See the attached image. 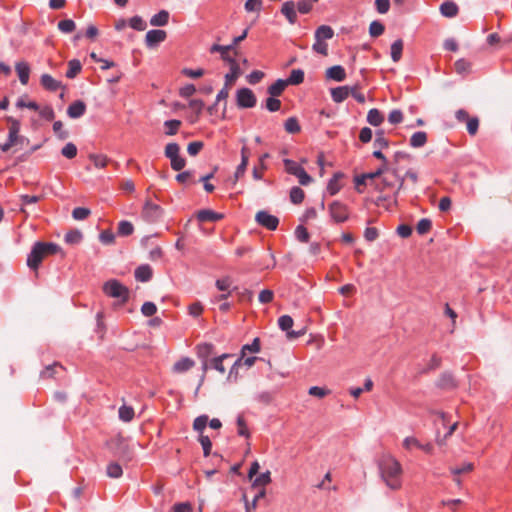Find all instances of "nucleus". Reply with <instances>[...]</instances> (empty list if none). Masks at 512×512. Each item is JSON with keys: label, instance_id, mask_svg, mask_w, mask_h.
<instances>
[{"label": "nucleus", "instance_id": "41", "mask_svg": "<svg viewBox=\"0 0 512 512\" xmlns=\"http://www.w3.org/2000/svg\"><path fill=\"white\" fill-rule=\"evenodd\" d=\"M427 142V134L424 131H418L412 134L410 138V145L413 148L423 147Z\"/></svg>", "mask_w": 512, "mask_h": 512}, {"label": "nucleus", "instance_id": "35", "mask_svg": "<svg viewBox=\"0 0 512 512\" xmlns=\"http://www.w3.org/2000/svg\"><path fill=\"white\" fill-rule=\"evenodd\" d=\"M135 415L134 409L132 406L121 405L118 410L119 419L125 423H128L133 420Z\"/></svg>", "mask_w": 512, "mask_h": 512}, {"label": "nucleus", "instance_id": "40", "mask_svg": "<svg viewBox=\"0 0 512 512\" xmlns=\"http://www.w3.org/2000/svg\"><path fill=\"white\" fill-rule=\"evenodd\" d=\"M294 235H295L296 240L301 242V243H308L310 241V238H311L310 232L302 224H299V225L296 226L295 231H294Z\"/></svg>", "mask_w": 512, "mask_h": 512}, {"label": "nucleus", "instance_id": "27", "mask_svg": "<svg viewBox=\"0 0 512 512\" xmlns=\"http://www.w3.org/2000/svg\"><path fill=\"white\" fill-rule=\"evenodd\" d=\"M194 364V360L191 359L190 357H182L173 365V371L177 373H183L191 369L194 366Z\"/></svg>", "mask_w": 512, "mask_h": 512}, {"label": "nucleus", "instance_id": "47", "mask_svg": "<svg viewBox=\"0 0 512 512\" xmlns=\"http://www.w3.org/2000/svg\"><path fill=\"white\" fill-rule=\"evenodd\" d=\"M77 146L73 142L66 143L61 149V155L69 160L77 156Z\"/></svg>", "mask_w": 512, "mask_h": 512}, {"label": "nucleus", "instance_id": "48", "mask_svg": "<svg viewBox=\"0 0 512 512\" xmlns=\"http://www.w3.org/2000/svg\"><path fill=\"white\" fill-rule=\"evenodd\" d=\"M403 51V42L401 39L394 41L391 45V58L394 62H398L401 59Z\"/></svg>", "mask_w": 512, "mask_h": 512}, {"label": "nucleus", "instance_id": "23", "mask_svg": "<svg viewBox=\"0 0 512 512\" xmlns=\"http://www.w3.org/2000/svg\"><path fill=\"white\" fill-rule=\"evenodd\" d=\"M383 185L384 187H394L396 183L399 184V188L402 187L404 178H400L397 173V169H393L390 173L386 174V176L383 177Z\"/></svg>", "mask_w": 512, "mask_h": 512}, {"label": "nucleus", "instance_id": "28", "mask_svg": "<svg viewBox=\"0 0 512 512\" xmlns=\"http://www.w3.org/2000/svg\"><path fill=\"white\" fill-rule=\"evenodd\" d=\"M82 70V63L80 62L79 59H71L69 62H68V69L65 73V76L68 78V79H74L77 77V75L81 72Z\"/></svg>", "mask_w": 512, "mask_h": 512}, {"label": "nucleus", "instance_id": "44", "mask_svg": "<svg viewBox=\"0 0 512 512\" xmlns=\"http://www.w3.org/2000/svg\"><path fill=\"white\" fill-rule=\"evenodd\" d=\"M277 323H278L279 329L281 331L287 333L290 329H292L294 320L290 315L284 314L278 318Z\"/></svg>", "mask_w": 512, "mask_h": 512}, {"label": "nucleus", "instance_id": "60", "mask_svg": "<svg viewBox=\"0 0 512 512\" xmlns=\"http://www.w3.org/2000/svg\"><path fill=\"white\" fill-rule=\"evenodd\" d=\"M265 76V73L260 70H253L246 76V80L250 85L258 84Z\"/></svg>", "mask_w": 512, "mask_h": 512}, {"label": "nucleus", "instance_id": "13", "mask_svg": "<svg viewBox=\"0 0 512 512\" xmlns=\"http://www.w3.org/2000/svg\"><path fill=\"white\" fill-rule=\"evenodd\" d=\"M344 174L341 172L335 173L328 181L326 186V193L330 196L337 194L343 187Z\"/></svg>", "mask_w": 512, "mask_h": 512}, {"label": "nucleus", "instance_id": "19", "mask_svg": "<svg viewBox=\"0 0 512 512\" xmlns=\"http://www.w3.org/2000/svg\"><path fill=\"white\" fill-rule=\"evenodd\" d=\"M326 78L337 82L344 81L346 78V71L341 65H335L326 70Z\"/></svg>", "mask_w": 512, "mask_h": 512}, {"label": "nucleus", "instance_id": "36", "mask_svg": "<svg viewBox=\"0 0 512 512\" xmlns=\"http://www.w3.org/2000/svg\"><path fill=\"white\" fill-rule=\"evenodd\" d=\"M182 124V121L179 119H168L164 121V128H165V135L167 136H173L177 134L180 126Z\"/></svg>", "mask_w": 512, "mask_h": 512}, {"label": "nucleus", "instance_id": "12", "mask_svg": "<svg viewBox=\"0 0 512 512\" xmlns=\"http://www.w3.org/2000/svg\"><path fill=\"white\" fill-rule=\"evenodd\" d=\"M196 355L199 360H211L215 354V345L210 342H202L196 345Z\"/></svg>", "mask_w": 512, "mask_h": 512}, {"label": "nucleus", "instance_id": "15", "mask_svg": "<svg viewBox=\"0 0 512 512\" xmlns=\"http://www.w3.org/2000/svg\"><path fill=\"white\" fill-rule=\"evenodd\" d=\"M15 70L22 85H27L30 78L31 68L28 62L19 61L15 64Z\"/></svg>", "mask_w": 512, "mask_h": 512}, {"label": "nucleus", "instance_id": "33", "mask_svg": "<svg viewBox=\"0 0 512 512\" xmlns=\"http://www.w3.org/2000/svg\"><path fill=\"white\" fill-rule=\"evenodd\" d=\"M261 108L268 110L269 112H277L281 108V101L277 98V96L267 97L264 103L261 104Z\"/></svg>", "mask_w": 512, "mask_h": 512}, {"label": "nucleus", "instance_id": "22", "mask_svg": "<svg viewBox=\"0 0 512 512\" xmlns=\"http://www.w3.org/2000/svg\"><path fill=\"white\" fill-rule=\"evenodd\" d=\"M169 17V12L165 9H162L151 17L150 24L155 27L166 26L169 22Z\"/></svg>", "mask_w": 512, "mask_h": 512}, {"label": "nucleus", "instance_id": "58", "mask_svg": "<svg viewBox=\"0 0 512 512\" xmlns=\"http://www.w3.org/2000/svg\"><path fill=\"white\" fill-rule=\"evenodd\" d=\"M203 147H204L203 141H200V140L192 141L187 146V153L190 156L195 157L200 153V151L203 149Z\"/></svg>", "mask_w": 512, "mask_h": 512}, {"label": "nucleus", "instance_id": "34", "mask_svg": "<svg viewBox=\"0 0 512 512\" xmlns=\"http://www.w3.org/2000/svg\"><path fill=\"white\" fill-rule=\"evenodd\" d=\"M283 164H284L286 172L295 177L298 175V173L301 172L302 169H304L300 163H298L292 159H289V158H285L283 160Z\"/></svg>", "mask_w": 512, "mask_h": 512}, {"label": "nucleus", "instance_id": "14", "mask_svg": "<svg viewBox=\"0 0 512 512\" xmlns=\"http://www.w3.org/2000/svg\"><path fill=\"white\" fill-rule=\"evenodd\" d=\"M134 277L138 282H149L153 277V269L149 264H141L134 270Z\"/></svg>", "mask_w": 512, "mask_h": 512}, {"label": "nucleus", "instance_id": "56", "mask_svg": "<svg viewBox=\"0 0 512 512\" xmlns=\"http://www.w3.org/2000/svg\"><path fill=\"white\" fill-rule=\"evenodd\" d=\"M402 445L408 451H411L414 448L420 449V447H422V443L414 436H408L404 438Z\"/></svg>", "mask_w": 512, "mask_h": 512}, {"label": "nucleus", "instance_id": "61", "mask_svg": "<svg viewBox=\"0 0 512 512\" xmlns=\"http://www.w3.org/2000/svg\"><path fill=\"white\" fill-rule=\"evenodd\" d=\"M230 286H231V278L229 276L218 278L215 281V287L221 292L231 291Z\"/></svg>", "mask_w": 512, "mask_h": 512}, {"label": "nucleus", "instance_id": "18", "mask_svg": "<svg viewBox=\"0 0 512 512\" xmlns=\"http://www.w3.org/2000/svg\"><path fill=\"white\" fill-rule=\"evenodd\" d=\"M281 13L286 17L290 24H295L297 20V14L295 9V2L292 0L286 1L282 4Z\"/></svg>", "mask_w": 512, "mask_h": 512}, {"label": "nucleus", "instance_id": "4", "mask_svg": "<svg viewBox=\"0 0 512 512\" xmlns=\"http://www.w3.org/2000/svg\"><path fill=\"white\" fill-rule=\"evenodd\" d=\"M164 209L156 204L153 203L151 200H146L142 207V219L150 224L157 223L160 221L164 216Z\"/></svg>", "mask_w": 512, "mask_h": 512}, {"label": "nucleus", "instance_id": "1", "mask_svg": "<svg viewBox=\"0 0 512 512\" xmlns=\"http://www.w3.org/2000/svg\"><path fill=\"white\" fill-rule=\"evenodd\" d=\"M381 479L392 490H398L402 486V466L400 462L390 454H384L378 461Z\"/></svg>", "mask_w": 512, "mask_h": 512}, {"label": "nucleus", "instance_id": "10", "mask_svg": "<svg viewBox=\"0 0 512 512\" xmlns=\"http://www.w3.org/2000/svg\"><path fill=\"white\" fill-rule=\"evenodd\" d=\"M225 217L223 213L209 208L200 209L195 213V218L199 222H218Z\"/></svg>", "mask_w": 512, "mask_h": 512}, {"label": "nucleus", "instance_id": "2", "mask_svg": "<svg viewBox=\"0 0 512 512\" xmlns=\"http://www.w3.org/2000/svg\"><path fill=\"white\" fill-rule=\"evenodd\" d=\"M103 293L110 298L117 299L120 304H126L130 298V290L119 279L111 278L102 285Z\"/></svg>", "mask_w": 512, "mask_h": 512}, {"label": "nucleus", "instance_id": "53", "mask_svg": "<svg viewBox=\"0 0 512 512\" xmlns=\"http://www.w3.org/2000/svg\"><path fill=\"white\" fill-rule=\"evenodd\" d=\"M140 311L143 316L152 317L157 313V306L152 301H146L142 304Z\"/></svg>", "mask_w": 512, "mask_h": 512}, {"label": "nucleus", "instance_id": "16", "mask_svg": "<svg viewBox=\"0 0 512 512\" xmlns=\"http://www.w3.org/2000/svg\"><path fill=\"white\" fill-rule=\"evenodd\" d=\"M40 84L41 86L49 91V92H55L57 91L58 89L64 87L62 85V82L61 81H58L56 79H54L50 74L48 73H44L41 75L40 77Z\"/></svg>", "mask_w": 512, "mask_h": 512}, {"label": "nucleus", "instance_id": "29", "mask_svg": "<svg viewBox=\"0 0 512 512\" xmlns=\"http://www.w3.org/2000/svg\"><path fill=\"white\" fill-rule=\"evenodd\" d=\"M349 93L350 88L348 86H340L331 89V97L336 103L343 102L348 97Z\"/></svg>", "mask_w": 512, "mask_h": 512}, {"label": "nucleus", "instance_id": "11", "mask_svg": "<svg viewBox=\"0 0 512 512\" xmlns=\"http://www.w3.org/2000/svg\"><path fill=\"white\" fill-rule=\"evenodd\" d=\"M86 110V103L81 99H77L67 107L66 113L71 119H79L86 113Z\"/></svg>", "mask_w": 512, "mask_h": 512}, {"label": "nucleus", "instance_id": "31", "mask_svg": "<svg viewBox=\"0 0 512 512\" xmlns=\"http://www.w3.org/2000/svg\"><path fill=\"white\" fill-rule=\"evenodd\" d=\"M134 232V225L129 220H121L117 226V235L119 237H128Z\"/></svg>", "mask_w": 512, "mask_h": 512}, {"label": "nucleus", "instance_id": "49", "mask_svg": "<svg viewBox=\"0 0 512 512\" xmlns=\"http://www.w3.org/2000/svg\"><path fill=\"white\" fill-rule=\"evenodd\" d=\"M57 27L62 33L69 34L76 29V24L72 19L67 18L59 21Z\"/></svg>", "mask_w": 512, "mask_h": 512}, {"label": "nucleus", "instance_id": "8", "mask_svg": "<svg viewBox=\"0 0 512 512\" xmlns=\"http://www.w3.org/2000/svg\"><path fill=\"white\" fill-rule=\"evenodd\" d=\"M167 38V33L162 29H151L145 35V45L149 49L157 48Z\"/></svg>", "mask_w": 512, "mask_h": 512}, {"label": "nucleus", "instance_id": "52", "mask_svg": "<svg viewBox=\"0 0 512 512\" xmlns=\"http://www.w3.org/2000/svg\"><path fill=\"white\" fill-rule=\"evenodd\" d=\"M91 214V210L87 207H75L72 210V217L74 220L82 221L88 218V216Z\"/></svg>", "mask_w": 512, "mask_h": 512}, {"label": "nucleus", "instance_id": "37", "mask_svg": "<svg viewBox=\"0 0 512 512\" xmlns=\"http://www.w3.org/2000/svg\"><path fill=\"white\" fill-rule=\"evenodd\" d=\"M242 358L239 356L235 362L233 363L232 367L229 370L228 376L226 378V381L229 383H236L239 378V367L242 366Z\"/></svg>", "mask_w": 512, "mask_h": 512}, {"label": "nucleus", "instance_id": "45", "mask_svg": "<svg viewBox=\"0 0 512 512\" xmlns=\"http://www.w3.org/2000/svg\"><path fill=\"white\" fill-rule=\"evenodd\" d=\"M208 425V415L202 414L196 417L193 421V430L198 432L199 435L203 434V431Z\"/></svg>", "mask_w": 512, "mask_h": 512}, {"label": "nucleus", "instance_id": "39", "mask_svg": "<svg viewBox=\"0 0 512 512\" xmlns=\"http://www.w3.org/2000/svg\"><path fill=\"white\" fill-rule=\"evenodd\" d=\"M106 474L110 478L118 479L123 475L122 466L118 462L112 461L107 465Z\"/></svg>", "mask_w": 512, "mask_h": 512}, {"label": "nucleus", "instance_id": "3", "mask_svg": "<svg viewBox=\"0 0 512 512\" xmlns=\"http://www.w3.org/2000/svg\"><path fill=\"white\" fill-rule=\"evenodd\" d=\"M107 446L113 455L121 460L130 461L133 458L134 451L128 443V438L120 433L108 440Z\"/></svg>", "mask_w": 512, "mask_h": 512}, {"label": "nucleus", "instance_id": "62", "mask_svg": "<svg viewBox=\"0 0 512 512\" xmlns=\"http://www.w3.org/2000/svg\"><path fill=\"white\" fill-rule=\"evenodd\" d=\"M99 240L104 245H112L115 242V234L107 229L99 234Z\"/></svg>", "mask_w": 512, "mask_h": 512}, {"label": "nucleus", "instance_id": "17", "mask_svg": "<svg viewBox=\"0 0 512 512\" xmlns=\"http://www.w3.org/2000/svg\"><path fill=\"white\" fill-rule=\"evenodd\" d=\"M330 214L331 217L336 222H343L347 219L348 213L346 207L339 203V202H333L330 206Z\"/></svg>", "mask_w": 512, "mask_h": 512}, {"label": "nucleus", "instance_id": "32", "mask_svg": "<svg viewBox=\"0 0 512 512\" xmlns=\"http://www.w3.org/2000/svg\"><path fill=\"white\" fill-rule=\"evenodd\" d=\"M305 78L304 70L301 68L292 69L289 76L286 78L288 85H299L303 83Z\"/></svg>", "mask_w": 512, "mask_h": 512}, {"label": "nucleus", "instance_id": "5", "mask_svg": "<svg viewBox=\"0 0 512 512\" xmlns=\"http://www.w3.org/2000/svg\"><path fill=\"white\" fill-rule=\"evenodd\" d=\"M42 246L43 241H36L27 255L26 264L31 271H38L46 256Z\"/></svg>", "mask_w": 512, "mask_h": 512}, {"label": "nucleus", "instance_id": "24", "mask_svg": "<svg viewBox=\"0 0 512 512\" xmlns=\"http://www.w3.org/2000/svg\"><path fill=\"white\" fill-rule=\"evenodd\" d=\"M82 240L83 233L81 230L77 228L69 230L64 236L65 243L69 245H78L82 242Z\"/></svg>", "mask_w": 512, "mask_h": 512}, {"label": "nucleus", "instance_id": "54", "mask_svg": "<svg viewBox=\"0 0 512 512\" xmlns=\"http://www.w3.org/2000/svg\"><path fill=\"white\" fill-rule=\"evenodd\" d=\"M248 31H249V27L245 28L242 33L238 36H235L233 37L232 41L229 45L231 51H233L235 53V55L238 54V51L236 49V47L246 39L247 35H248Z\"/></svg>", "mask_w": 512, "mask_h": 512}, {"label": "nucleus", "instance_id": "57", "mask_svg": "<svg viewBox=\"0 0 512 512\" xmlns=\"http://www.w3.org/2000/svg\"><path fill=\"white\" fill-rule=\"evenodd\" d=\"M181 74L192 79H198L205 74V70L203 68L192 69L185 67L181 70Z\"/></svg>", "mask_w": 512, "mask_h": 512}, {"label": "nucleus", "instance_id": "25", "mask_svg": "<svg viewBox=\"0 0 512 512\" xmlns=\"http://www.w3.org/2000/svg\"><path fill=\"white\" fill-rule=\"evenodd\" d=\"M458 10L457 4L453 1H446L440 5V13L447 18L455 17Z\"/></svg>", "mask_w": 512, "mask_h": 512}, {"label": "nucleus", "instance_id": "46", "mask_svg": "<svg viewBox=\"0 0 512 512\" xmlns=\"http://www.w3.org/2000/svg\"><path fill=\"white\" fill-rule=\"evenodd\" d=\"M367 121L373 126H379L383 121L384 117L378 109H371L367 114Z\"/></svg>", "mask_w": 512, "mask_h": 512}, {"label": "nucleus", "instance_id": "51", "mask_svg": "<svg viewBox=\"0 0 512 512\" xmlns=\"http://www.w3.org/2000/svg\"><path fill=\"white\" fill-rule=\"evenodd\" d=\"M129 26L136 31H143L146 29L147 24L139 15L131 17L128 21Z\"/></svg>", "mask_w": 512, "mask_h": 512}, {"label": "nucleus", "instance_id": "50", "mask_svg": "<svg viewBox=\"0 0 512 512\" xmlns=\"http://www.w3.org/2000/svg\"><path fill=\"white\" fill-rule=\"evenodd\" d=\"M164 155L171 159L180 155V145L176 142H170L165 146Z\"/></svg>", "mask_w": 512, "mask_h": 512}, {"label": "nucleus", "instance_id": "20", "mask_svg": "<svg viewBox=\"0 0 512 512\" xmlns=\"http://www.w3.org/2000/svg\"><path fill=\"white\" fill-rule=\"evenodd\" d=\"M272 481L271 472L266 470L265 472L259 473L254 479H252V484L250 490L253 491L258 487H265L270 484Z\"/></svg>", "mask_w": 512, "mask_h": 512}, {"label": "nucleus", "instance_id": "55", "mask_svg": "<svg viewBox=\"0 0 512 512\" xmlns=\"http://www.w3.org/2000/svg\"><path fill=\"white\" fill-rule=\"evenodd\" d=\"M53 131L59 140H66L69 137V132L63 129V123L60 120L54 121Z\"/></svg>", "mask_w": 512, "mask_h": 512}, {"label": "nucleus", "instance_id": "21", "mask_svg": "<svg viewBox=\"0 0 512 512\" xmlns=\"http://www.w3.org/2000/svg\"><path fill=\"white\" fill-rule=\"evenodd\" d=\"M286 79L278 78L267 88V93L271 96H280L284 90L288 87Z\"/></svg>", "mask_w": 512, "mask_h": 512}, {"label": "nucleus", "instance_id": "7", "mask_svg": "<svg viewBox=\"0 0 512 512\" xmlns=\"http://www.w3.org/2000/svg\"><path fill=\"white\" fill-rule=\"evenodd\" d=\"M255 222L269 231H275L279 226L280 220L276 215L271 214L267 210H259L255 214Z\"/></svg>", "mask_w": 512, "mask_h": 512}, {"label": "nucleus", "instance_id": "59", "mask_svg": "<svg viewBox=\"0 0 512 512\" xmlns=\"http://www.w3.org/2000/svg\"><path fill=\"white\" fill-rule=\"evenodd\" d=\"M42 249H44L46 255H55L62 252V248L55 242L43 241Z\"/></svg>", "mask_w": 512, "mask_h": 512}, {"label": "nucleus", "instance_id": "26", "mask_svg": "<svg viewBox=\"0 0 512 512\" xmlns=\"http://www.w3.org/2000/svg\"><path fill=\"white\" fill-rule=\"evenodd\" d=\"M261 350V341H260V338L259 337H255L251 343H247V344H244L242 347H241V350H240V356L241 357H244L246 355L247 352L249 353H253V354H256V353H259Z\"/></svg>", "mask_w": 512, "mask_h": 512}, {"label": "nucleus", "instance_id": "64", "mask_svg": "<svg viewBox=\"0 0 512 512\" xmlns=\"http://www.w3.org/2000/svg\"><path fill=\"white\" fill-rule=\"evenodd\" d=\"M38 112L40 117L46 121H52L55 118V112L51 105H45L42 108L40 107V110H38Z\"/></svg>", "mask_w": 512, "mask_h": 512}, {"label": "nucleus", "instance_id": "6", "mask_svg": "<svg viewBox=\"0 0 512 512\" xmlns=\"http://www.w3.org/2000/svg\"><path fill=\"white\" fill-rule=\"evenodd\" d=\"M236 105L239 109H250L256 106L257 97L248 87H241L235 93Z\"/></svg>", "mask_w": 512, "mask_h": 512}, {"label": "nucleus", "instance_id": "42", "mask_svg": "<svg viewBox=\"0 0 512 512\" xmlns=\"http://www.w3.org/2000/svg\"><path fill=\"white\" fill-rule=\"evenodd\" d=\"M284 129L289 134H296L301 130L298 119L295 116H291L284 122Z\"/></svg>", "mask_w": 512, "mask_h": 512}, {"label": "nucleus", "instance_id": "9", "mask_svg": "<svg viewBox=\"0 0 512 512\" xmlns=\"http://www.w3.org/2000/svg\"><path fill=\"white\" fill-rule=\"evenodd\" d=\"M240 153H241V161L238 164V166L236 167V170L234 172V178H233V182H232L233 185H235L237 183V181L245 174L246 169L249 164V156H250L249 149L246 146H243L241 148Z\"/></svg>", "mask_w": 512, "mask_h": 512}, {"label": "nucleus", "instance_id": "38", "mask_svg": "<svg viewBox=\"0 0 512 512\" xmlns=\"http://www.w3.org/2000/svg\"><path fill=\"white\" fill-rule=\"evenodd\" d=\"M236 425H237V434L244 438H250L251 433L247 427L246 420L242 416V414H238L236 417Z\"/></svg>", "mask_w": 512, "mask_h": 512}, {"label": "nucleus", "instance_id": "63", "mask_svg": "<svg viewBox=\"0 0 512 512\" xmlns=\"http://www.w3.org/2000/svg\"><path fill=\"white\" fill-rule=\"evenodd\" d=\"M255 400L262 404L270 405L274 400V394L270 391H262L255 396Z\"/></svg>", "mask_w": 512, "mask_h": 512}, {"label": "nucleus", "instance_id": "43", "mask_svg": "<svg viewBox=\"0 0 512 512\" xmlns=\"http://www.w3.org/2000/svg\"><path fill=\"white\" fill-rule=\"evenodd\" d=\"M304 197H305V193H304L303 189H301L300 187L293 186L290 189L289 198H290L291 203H293L295 205L301 204L304 200Z\"/></svg>", "mask_w": 512, "mask_h": 512}, {"label": "nucleus", "instance_id": "30", "mask_svg": "<svg viewBox=\"0 0 512 512\" xmlns=\"http://www.w3.org/2000/svg\"><path fill=\"white\" fill-rule=\"evenodd\" d=\"M243 74L240 65H234L229 68V71L224 75V80L227 85L234 84L237 79Z\"/></svg>", "mask_w": 512, "mask_h": 512}]
</instances>
